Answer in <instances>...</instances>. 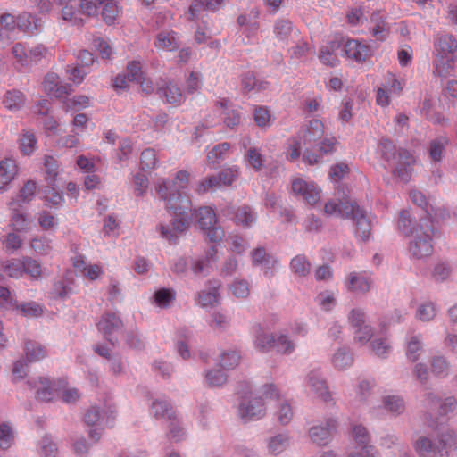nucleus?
<instances>
[{"instance_id":"obj_1","label":"nucleus","mask_w":457,"mask_h":457,"mask_svg":"<svg viewBox=\"0 0 457 457\" xmlns=\"http://www.w3.org/2000/svg\"><path fill=\"white\" fill-rule=\"evenodd\" d=\"M157 194L166 201V206L175 214L169 225L160 224L159 232L170 244L179 243L180 236L190 225L192 203L185 191H174L169 181H162L156 187Z\"/></svg>"},{"instance_id":"obj_2","label":"nucleus","mask_w":457,"mask_h":457,"mask_svg":"<svg viewBox=\"0 0 457 457\" xmlns=\"http://www.w3.org/2000/svg\"><path fill=\"white\" fill-rule=\"evenodd\" d=\"M419 457H449L457 449V431L453 428H444L436 432V440L426 436H419L413 444Z\"/></svg>"},{"instance_id":"obj_3","label":"nucleus","mask_w":457,"mask_h":457,"mask_svg":"<svg viewBox=\"0 0 457 457\" xmlns=\"http://www.w3.org/2000/svg\"><path fill=\"white\" fill-rule=\"evenodd\" d=\"M437 233L438 230L435 228L432 219L420 218L419 226L414 229L408 245L411 255L415 259L429 257L433 253L432 242Z\"/></svg>"},{"instance_id":"obj_4","label":"nucleus","mask_w":457,"mask_h":457,"mask_svg":"<svg viewBox=\"0 0 457 457\" xmlns=\"http://www.w3.org/2000/svg\"><path fill=\"white\" fill-rule=\"evenodd\" d=\"M382 157L388 162L395 165L394 173L403 181L408 182L413 170L415 160L411 153L405 149H395L393 142L383 139L378 145Z\"/></svg>"},{"instance_id":"obj_5","label":"nucleus","mask_w":457,"mask_h":457,"mask_svg":"<svg viewBox=\"0 0 457 457\" xmlns=\"http://www.w3.org/2000/svg\"><path fill=\"white\" fill-rule=\"evenodd\" d=\"M195 217L200 228L204 231L211 242L217 243L224 237V231L218 225L217 217L211 207H201L197 210Z\"/></svg>"},{"instance_id":"obj_6","label":"nucleus","mask_w":457,"mask_h":457,"mask_svg":"<svg viewBox=\"0 0 457 457\" xmlns=\"http://www.w3.org/2000/svg\"><path fill=\"white\" fill-rule=\"evenodd\" d=\"M305 385L310 393L320 398L322 402L327 403L333 402L328 381L320 368L312 369L307 373Z\"/></svg>"},{"instance_id":"obj_7","label":"nucleus","mask_w":457,"mask_h":457,"mask_svg":"<svg viewBox=\"0 0 457 457\" xmlns=\"http://www.w3.org/2000/svg\"><path fill=\"white\" fill-rule=\"evenodd\" d=\"M237 412L245 421L257 420L265 416L266 408L261 396L251 395L241 399Z\"/></svg>"},{"instance_id":"obj_8","label":"nucleus","mask_w":457,"mask_h":457,"mask_svg":"<svg viewBox=\"0 0 457 457\" xmlns=\"http://www.w3.org/2000/svg\"><path fill=\"white\" fill-rule=\"evenodd\" d=\"M345 219H352L355 223V234L361 240L366 241L370 235L371 225L364 210L355 204H346L345 207Z\"/></svg>"},{"instance_id":"obj_9","label":"nucleus","mask_w":457,"mask_h":457,"mask_svg":"<svg viewBox=\"0 0 457 457\" xmlns=\"http://www.w3.org/2000/svg\"><path fill=\"white\" fill-rule=\"evenodd\" d=\"M337 141L334 137H323L315 144L313 150L306 149L303 159L309 164H317L323 162V156L333 154L336 151Z\"/></svg>"},{"instance_id":"obj_10","label":"nucleus","mask_w":457,"mask_h":457,"mask_svg":"<svg viewBox=\"0 0 457 457\" xmlns=\"http://www.w3.org/2000/svg\"><path fill=\"white\" fill-rule=\"evenodd\" d=\"M97 327L104 337L112 345H115L118 343V336L122 330L123 322L119 316L109 312L102 316Z\"/></svg>"},{"instance_id":"obj_11","label":"nucleus","mask_w":457,"mask_h":457,"mask_svg":"<svg viewBox=\"0 0 457 457\" xmlns=\"http://www.w3.org/2000/svg\"><path fill=\"white\" fill-rule=\"evenodd\" d=\"M156 93L170 104L179 105L185 101L181 87L173 80H162L157 83Z\"/></svg>"},{"instance_id":"obj_12","label":"nucleus","mask_w":457,"mask_h":457,"mask_svg":"<svg viewBox=\"0 0 457 457\" xmlns=\"http://www.w3.org/2000/svg\"><path fill=\"white\" fill-rule=\"evenodd\" d=\"M116 411L112 407H106L104 410L97 406L90 407L85 414L84 420L88 426L99 425L112 427L115 419Z\"/></svg>"},{"instance_id":"obj_13","label":"nucleus","mask_w":457,"mask_h":457,"mask_svg":"<svg viewBox=\"0 0 457 457\" xmlns=\"http://www.w3.org/2000/svg\"><path fill=\"white\" fill-rule=\"evenodd\" d=\"M292 191L295 195L302 196L303 200L310 205H314L320 199V190L312 183L303 179H295L292 182Z\"/></svg>"},{"instance_id":"obj_14","label":"nucleus","mask_w":457,"mask_h":457,"mask_svg":"<svg viewBox=\"0 0 457 457\" xmlns=\"http://www.w3.org/2000/svg\"><path fill=\"white\" fill-rule=\"evenodd\" d=\"M217 247L215 245L211 246L205 255L197 259L191 260V270L195 276L205 277L212 270V263H215L218 260L216 257Z\"/></svg>"},{"instance_id":"obj_15","label":"nucleus","mask_w":457,"mask_h":457,"mask_svg":"<svg viewBox=\"0 0 457 457\" xmlns=\"http://www.w3.org/2000/svg\"><path fill=\"white\" fill-rule=\"evenodd\" d=\"M337 422L335 419L329 418L324 425L313 426L309 430L312 441L319 445H326L329 443L332 433L337 429Z\"/></svg>"},{"instance_id":"obj_16","label":"nucleus","mask_w":457,"mask_h":457,"mask_svg":"<svg viewBox=\"0 0 457 457\" xmlns=\"http://www.w3.org/2000/svg\"><path fill=\"white\" fill-rule=\"evenodd\" d=\"M253 345L259 352L266 353L274 347L276 334L270 333L263 326L257 323L253 326Z\"/></svg>"},{"instance_id":"obj_17","label":"nucleus","mask_w":457,"mask_h":457,"mask_svg":"<svg viewBox=\"0 0 457 457\" xmlns=\"http://www.w3.org/2000/svg\"><path fill=\"white\" fill-rule=\"evenodd\" d=\"M441 397L433 391H427L422 395L421 406L424 410L425 420L429 426L436 423L435 415H438L440 410Z\"/></svg>"},{"instance_id":"obj_18","label":"nucleus","mask_w":457,"mask_h":457,"mask_svg":"<svg viewBox=\"0 0 457 457\" xmlns=\"http://www.w3.org/2000/svg\"><path fill=\"white\" fill-rule=\"evenodd\" d=\"M371 283L369 277L358 272H351L345 281L348 291L362 295L370 291Z\"/></svg>"},{"instance_id":"obj_19","label":"nucleus","mask_w":457,"mask_h":457,"mask_svg":"<svg viewBox=\"0 0 457 457\" xmlns=\"http://www.w3.org/2000/svg\"><path fill=\"white\" fill-rule=\"evenodd\" d=\"M324 137V124L320 120H312L303 130L301 139L304 145L311 146Z\"/></svg>"},{"instance_id":"obj_20","label":"nucleus","mask_w":457,"mask_h":457,"mask_svg":"<svg viewBox=\"0 0 457 457\" xmlns=\"http://www.w3.org/2000/svg\"><path fill=\"white\" fill-rule=\"evenodd\" d=\"M346 56L356 62L365 61L370 55V47L357 39H347L344 45Z\"/></svg>"},{"instance_id":"obj_21","label":"nucleus","mask_w":457,"mask_h":457,"mask_svg":"<svg viewBox=\"0 0 457 457\" xmlns=\"http://www.w3.org/2000/svg\"><path fill=\"white\" fill-rule=\"evenodd\" d=\"M435 54L436 56L453 55L457 50V41L448 34L440 35L435 41Z\"/></svg>"},{"instance_id":"obj_22","label":"nucleus","mask_w":457,"mask_h":457,"mask_svg":"<svg viewBox=\"0 0 457 457\" xmlns=\"http://www.w3.org/2000/svg\"><path fill=\"white\" fill-rule=\"evenodd\" d=\"M288 433H280L266 439L268 453L277 456L286 451L290 445Z\"/></svg>"},{"instance_id":"obj_23","label":"nucleus","mask_w":457,"mask_h":457,"mask_svg":"<svg viewBox=\"0 0 457 457\" xmlns=\"http://www.w3.org/2000/svg\"><path fill=\"white\" fill-rule=\"evenodd\" d=\"M331 363L337 370H345L353 363V356L349 347L341 346L331 356Z\"/></svg>"},{"instance_id":"obj_24","label":"nucleus","mask_w":457,"mask_h":457,"mask_svg":"<svg viewBox=\"0 0 457 457\" xmlns=\"http://www.w3.org/2000/svg\"><path fill=\"white\" fill-rule=\"evenodd\" d=\"M449 144V139L445 136H439L432 139L427 147L428 156L435 163L442 162L445 147Z\"/></svg>"},{"instance_id":"obj_25","label":"nucleus","mask_w":457,"mask_h":457,"mask_svg":"<svg viewBox=\"0 0 457 457\" xmlns=\"http://www.w3.org/2000/svg\"><path fill=\"white\" fill-rule=\"evenodd\" d=\"M18 166L13 159H4L0 162V190H4L15 178Z\"/></svg>"},{"instance_id":"obj_26","label":"nucleus","mask_w":457,"mask_h":457,"mask_svg":"<svg viewBox=\"0 0 457 457\" xmlns=\"http://www.w3.org/2000/svg\"><path fill=\"white\" fill-rule=\"evenodd\" d=\"M228 381V373L218 367L208 369L204 373V383L209 387H221Z\"/></svg>"},{"instance_id":"obj_27","label":"nucleus","mask_w":457,"mask_h":457,"mask_svg":"<svg viewBox=\"0 0 457 457\" xmlns=\"http://www.w3.org/2000/svg\"><path fill=\"white\" fill-rule=\"evenodd\" d=\"M274 416L280 425H288L294 417L291 403L286 398L278 401L274 411Z\"/></svg>"},{"instance_id":"obj_28","label":"nucleus","mask_w":457,"mask_h":457,"mask_svg":"<svg viewBox=\"0 0 457 457\" xmlns=\"http://www.w3.org/2000/svg\"><path fill=\"white\" fill-rule=\"evenodd\" d=\"M383 408L392 416H399L405 411L404 399L400 395H386L382 399Z\"/></svg>"},{"instance_id":"obj_29","label":"nucleus","mask_w":457,"mask_h":457,"mask_svg":"<svg viewBox=\"0 0 457 457\" xmlns=\"http://www.w3.org/2000/svg\"><path fill=\"white\" fill-rule=\"evenodd\" d=\"M96 1L99 8H102L101 15L104 22L108 25L113 24L119 14L118 0Z\"/></svg>"},{"instance_id":"obj_30","label":"nucleus","mask_w":457,"mask_h":457,"mask_svg":"<svg viewBox=\"0 0 457 457\" xmlns=\"http://www.w3.org/2000/svg\"><path fill=\"white\" fill-rule=\"evenodd\" d=\"M224 0H195L190 5L189 14L192 20L198 17L200 12L208 10L215 12L223 5Z\"/></svg>"},{"instance_id":"obj_31","label":"nucleus","mask_w":457,"mask_h":457,"mask_svg":"<svg viewBox=\"0 0 457 457\" xmlns=\"http://www.w3.org/2000/svg\"><path fill=\"white\" fill-rule=\"evenodd\" d=\"M424 353L423 342L420 335L411 336L407 341L406 345V357L411 362H416L420 360Z\"/></svg>"},{"instance_id":"obj_32","label":"nucleus","mask_w":457,"mask_h":457,"mask_svg":"<svg viewBox=\"0 0 457 457\" xmlns=\"http://www.w3.org/2000/svg\"><path fill=\"white\" fill-rule=\"evenodd\" d=\"M431 371L435 377L445 378L451 371V363L449 361L442 356H434L430 361Z\"/></svg>"},{"instance_id":"obj_33","label":"nucleus","mask_w":457,"mask_h":457,"mask_svg":"<svg viewBox=\"0 0 457 457\" xmlns=\"http://www.w3.org/2000/svg\"><path fill=\"white\" fill-rule=\"evenodd\" d=\"M290 269L295 275L304 278L311 271V262L304 254H298L291 260Z\"/></svg>"},{"instance_id":"obj_34","label":"nucleus","mask_w":457,"mask_h":457,"mask_svg":"<svg viewBox=\"0 0 457 457\" xmlns=\"http://www.w3.org/2000/svg\"><path fill=\"white\" fill-rule=\"evenodd\" d=\"M346 204H355V202L348 199L329 200L324 206V212L329 216L345 218V207Z\"/></svg>"},{"instance_id":"obj_35","label":"nucleus","mask_w":457,"mask_h":457,"mask_svg":"<svg viewBox=\"0 0 457 457\" xmlns=\"http://www.w3.org/2000/svg\"><path fill=\"white\" fill-rule=\"evenodd\" d=\"M296 344L287 334H276L274 347L279 353L290 355L295 349Z\"/></svg>"},{"instance_id":"obj_36","label":"nucleus","mask_w":457,"mask_h":457,"mask_svg":"<svg viewBox=\"0 0 457 457\" xmlns=\"http://www.w3.org/2000/svg\"><path fill=\"white\" fill-rule=\"evenodd\" d=\"M39 22L40 21L29 12H23L17 17L19 29L26 33L37 31L40 26Z\"/></svg>"},{"instance_id":"obj_37","label":"nucleus","mask_w":457,"mask_h":457,"mask_svg":"<svg viewBox=\"0 0 457 457\" xmlns=\"http://www.w3.org/2000/svg\"><path fill=\"white\" fill-rule=\"evenodd\" d=\"M235 220L245 228H250L256 221V214L250 206L243 205L237 210Z\"/></svg>"},{"instance_id":"obj_38","label":"nucleus","mask_w":457,"mask_h":457,"mask_svg":"<svg viewBox=\"0 0 457 457\" xmlns=\"http://www.w3.org/2000/svg\"><path fill=\"white\" fill-rule=\"evenodd\" d=\"M26 359L29 362L38 361L46 356V351L40 344L28 340L25 342Z\"/></svg>"},{"instance_id":"obj_39","label":"nucleus","mask_w":457,"mask_h":457,"mask_svg":"<svg viewBox=\"0 0 457 457\" xmlns=\"http://www.w3.org/2000/svg\"><path fill=\"white\" fill-rule=\"evenodd\" d=\"M454 66V56L453 55H446L443 56H436L435 62V73L441 77L445 78L450 75L452 70Z\"/></svg>"},{"instance_id":"obj_40","label":"nucleus","mask_w":457,"mask_h":457,"mask_svg":"<svg viewBox=\"0 0 457 457\" xmlns=\"http://www.w3.org/2000/svg\"><path fill=\"white\" fill-rule=\"evenodd\" d=\"M40 388L37 390V397L42 401H50L54 396L55 392L61 389V382L57 388L55 383H52L46 378H39Z\"/></svg>"},{"instance_id":"obj_41","label":"nucleus","mask_w":457,"mask_h":457,"mask_svg":"<svg viewBox=\"0 0 457 457\" xmlns=\"http://www.w3.org/2000/svg\"><path fill=\"white\" fill-rule=\"evenodd\" d=\"M452 272L453 267L448 262L439 261L435 264L431 277L436 282L441 283L448 279Z\"/></svg>"},{"instance_id":"obj_42","label":"nucleus","mask_w":457,"mask_h":457,"mask_svg":"<svg viewBox=\"0 0 457 457\" xmlns=\"http://www.w3.org/2000/svg\"><path fill=\"white\" fill-rule=\"evenodd\" d=\"M154 302L161 308H169L175 301L176 292L171 288H161L155 291Z\"/></svg>"},{"instance_id":"obj_43","label":"nucleus","mask_w":457,"mask_h":457,"mask_svg":"<svg viewBox=\"0 0 457 457\" xmlns=\"http://www.w3.org/2000/svg\"><path fill=\"white\" fill-rule=\"evenodd\" d=\"M240 359L239 353L235 350L223 352L220 356V366L225 371L233 370L239 364Z\"/></svg>"},{"instance_id":"obj_44","label":"nucleus","mask_w":457,"mask_h":457,"mask_svg":"<svg viewBox=\"0 0 457 457\" xmlns=\"http://www.w3.org/2000/svg\"><path fill=\"white\" fill-rule=\"evenodd\" d=\"M24 96L18 90L7 92L4 99V106L10 111L20 110L24 105Z\"/></svg>"},{"instance_id":"obj_45","label":"nucleus","mask_w":457,"mask_h":457,"mask_svg":"<svg viewBox=\"0 0 457 457\" xmlns=\"http://www.w3.org/2000/svg\"><path fill=\"white\" fill-rule=\"evenodd\" d=\"M418 226L419 224L416 226L413 225L411 213L408 210L401 211L398 219V228L403 236H411Z\"/></svg>"},{"instance_id":"obj_46","label":"nucleus","mask_w":457,"mask_h":457,"mask_svg":"<svg viewBox=\"0 0 457 457\" xmlns=\"http://www.w3.org/2000/svg\"><path fill=\"white\" fill-rule=\"evenodd\" d=\"M4 272L10 278H19L24 274V265L22 259H12L6 261L3 264Z\"/></svg>"},{"instance_id":"obj_47","label":"nucleus","mask_w":457,"mask_h":457,"mask_svg":"<svg viewBox=\"0 0 457 457\" xmlns=\"http://www.w3.org/2000/svg\"><path fill=\"white\" fill-rule=\"evenodd\" d=\"M151 411L157 419L168 417L172 420L173 418L170 404L166 400H154L151 405Z\"/></svg>"},{"instance_id":"obj_48","label":"nucleus","mask_w":457,"mask_h":457,"mask_svg":"<svg viewBox=\"0 0 457 457\" xmlns=\"http://www.w3.org/2000/svg\"><path fill=\"white\" fill-rule=\"evenodd\" d=\"M293 30V24L289 20L279 19L275 21L274 33L278 39L287 41Z\"/></svg>"},{"instance_id":"obj_49","label":"nucleus","mask_w":457,"mask_h":457,"mask_svg":"<svg viewBox=\"0 0 457 457\" xmlns=\"http://www.w3.org/2000/svg\"><path fill=\"white\" fill-rule=\"evenodd\" d=\"M436 315L435 303L427 302L418 306L416 311V318L422 322H429L434 320Z\"/></svg>"},{"instance_id":"obj_50","label":"nucleus","mask_w":457,"mask_h":457,"mask_svg":"<svg viewBox=\"0 0 457 457\" xmlns=\"http://www.w3.org/2000/svg\"><path fill=\"white\" fill-rule=\"evenodd\" d=\"M24 273L28 274L33 279H39L42 275L40 263L30 257H23Z\"/></svg>"},{"instance_id":"obj_51","label":"nucleus","mask_w":457,"mask_h":457,"mask_svg":"<svg viewBox=\"0 0 457 457\" xmlns=\"http://www.w3.org/2000/svg\"><path fill=\"white\" fill-rule=\"evenodd\" d=\"M352 436L359 447L370 443V436L368 429L361 424L353 425L352 428Z\"/></svg>"},{"instance_id":"obj_52","label":"nucleus","mask_w":457,"mask_h":457,"mask_svg":"<svg viewBox=\"0 0 457 457\" xmlns=\"http://www.w3.org/2000/svg\"><path fill=\"white\" fill-rule=\"evenodd\" d=\"M252 259L254 265L265 266L268 269L275 262L273 257L268 254L263 247H257L252 253Z\"/></svg>"},{"instance_id":"obj_53","label":"nucleus","mask_w":457,"mask_h":457,"mask_svg":"<svg viewBox=\"0 0 457 457\" xmlns=\"http://www.w3.org/2000/svg\"><path fill=\"white\" fill-rule=\"evenodd\" d=\"M373 335L374 328L370 325L365 324L363 326L354 328L353 340L356 343L363 345L371 339Z\"/></svg>"},{"instance_id":"obj_54","label":"nucleus","mask_w":457,"mask_h":457,"mask_svg":"<svg viewBox=\"0 0 457 457\" xmlns=\"http://www.w3.org/2000/svg\"><path fill=\"white\" fill-rule=\"evenodd\" d=\"M14 440V434L12 427L8 423L0 425V448L6 450L11 447Z\"/></svg>"},{"instance_id":"obj_55","label":"nucleus","mask_w":457,"mask_h":457,"mask_svg":"<svg viewBox=\"0 0 457 457\" xmlns=\"http://www.w3.org/2000/svg\"><path fill=\"white\" fill-rule=\"evenodd\" d=\"M370 347L375 355L382 359L387 358L391 351V345L385 338L374 339Z\"/></svg>"},{"instance_id":"obj_56","label":"nucleus","mask_w":457,"mask_h":457,"mask_svg":"<svg viewBox=\"0 0 457 457\" xmlns=\"http://www.w3.org/2000/svg\"><path fill=\"white\" fill-rule=\"evenodd\" d=\"M156 46L159 48L173 51L177 48L174 33L161 32L157 36Z\"/></svg>"},{"instance_id":"obj_57","label":"nucleus","mask_w":457,"mask_h":457,"mask_svg":"<svg viewBox=\"0 0 457 457\" xmlns=\"http://www.w3.org/2000/svg\"><path fill=\"white\" fill-rule=\"evenodd\" d=\"M347 321L351 327L356 328L366 324V313L361 308H353L348 315Z\"/></svg>"},{"instance_id":"obj_58","label":"nucleus","mask_w":457,"mask_h":457,"mask_svg":"<svg viewBox=\"0 0 457 457\" xmlns=\"http://www.w3.org/2000/svg\"><path fill=\"white\" fill-rule=\"evenodd\" d=\"M20 141V148L23 154L29 155L35 151L37 140L30 131H25Z\"/></svg>"},{"instance_id":"obj_59","label":"nucleus","mask_w":457,"mask_h":457,"mask_svg":"<svg viewBox=\"0 0 457 457\" xmlns=\"http://www.w3.org/2000/svg\"><path fill=\"white\" fill-rule=\"evenodd\" d=\"M229 144L227 142L215 145L207 154V159L210 162H217L219 160L225 158L229 150Z\"/></svg>"},{"instance_id":"obj_60","label":"nucleus","mask_w":457,"mask_h":457,"mask_svg":"<svg viewBox=\"0 0 457 457\" xmlns=\"http://www.w3.org/2000/svg\"><path fill=\"white\" fill-rule=\"evenodd\" d=\"M254 121L258 127L266 128L271 124V116L266 107L259 106L254 111Z\"/></svg>"},{"instance_id":"obj_61","label":"nucleus","mask_w":457,"mask_h":457,"mask_svg":"<svg viewBox=\"0 0 457 457\" xmlns=\"http://www.w3.org/2000/svg\"><path fill=\"white\" fill-rule=\"evenodd\" d=\"M39 445L41 457H56L57 446L50 436H44Z\"/></svg>"},{"instance_id":"obj_62","label":"nucleus","mask_w":457,"mask_h":457,"mask_svg":"<svg viewBox=\"0 0 457 457\" xmlns=\"http://www.w3.org/2000/svg\"><path fill=\"white\" fill-rule=\"evenodd\" d=\"M317 303L322 308L324 311H330L336 304V298L332 292L324 291L320 292L316 296Z\"/></svg>"},{"instance_id":"obj_63","label":"nucleus","mask_w":457,"mask_h":457,"mask_svg":"<svg viewBox=\"0 0 457 457\" xmlns=\"http://www.w3.org/2000/svg\"><path fill=\"white\" fill-rule=\"evenodd\" d=\"M219 293L216 287L212 290L203 291L199 295V303L203 307L213 306L218 303Z\"/></svg>"},{"instance_id":"obj_64","label":"nucleus","mask_w":457,"mask_h":457,"mask_svg":"<svg viewBox=\"0 0 457 457\" xmlns=\"http://www.w3.org/2000/svg\"><path fill=\"white\" fill-rule=\"evenodd\" d=\"M350 172V168L345 162H338L331 166L329 178L335 182L340 181Z\"/></svg>"}]
</instances>
